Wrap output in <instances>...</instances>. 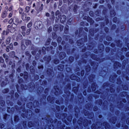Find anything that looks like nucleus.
Listing matches in <instances>:
<instances>
[{"label":"nucleus","instance_id":"nucleus-61","mask_svg":"<svg viewBox=\"0 0 129 129\" xmlns=\"http://www.w3.org/2000/svg\"><path fill=\"white\" fill-rule=\"evenodd\" d=\"M58 49L59 50H61L62 49V47L61 46H59Z\"/></svg>","mask_w":129,"mask_h":129},{"label":"nucleus","instance_id":"nucleus-32","mask_svg":"<svg viewBox=\"0 0 129 129\" xmlns=\"http://www.w3.org/2000/svg\"><path fill=\"white\" fill-rule=\"evenodd\" d=\"M68 29H69V27H68V26H67V27L65 28V31H64V33H67V31H68Z\"/></svg>","mask_w":129,"mask_h":129},{"label":"nucleus","instance_id":"nucleus-53","mask_svg":"<svg viewBox=\"0 0 129 129\" xmlns=\"http://www.w3.org/2000/svg\"><path fill=\"white\" fill-rule=\"evenodd\" d=\"M106 52H108V51L109 50V47H107L106 48Z\"/></svg>","mask_w":129,"mask_h":129},{"label":"nucleus","instance_id":"nucleus-2","mask_svg":"<svg viewBox=\"0 0 129 129\" xmlns=\"http://www.w3.org/2000/svg\"><path fill=\"white\" fill-rule=\"evenodd\" d=\"M22 18L23 21H25L26 20H27V21H30V20L31 19L30 17H26V15L24 14H22Z\"/></svg>","mask_w":129,"mask_h":129},{"label":"nucleus","instance_id":"nucleus-20","mask_svg":"<svg viewBox=\"0 0 129 129\" xmlns=\"http://www.w3.org/2000/svg\"><path fill=\"white\" fill-rule=\"evenodd\" d=\"M31 28H29V29H28L27 30L26 34L29 35L31 33Z\"/></svg>","mask_w":129,"mask_h":129},{"label":"nucleus","instance_id":"nucleus-10","mask_svg":"<svg viewBox=\"0 0 129 129\" xmlns=\"http://www.w3.org/2000/svg\"><path fill=\"white\" fill-rule=\"evenodd\" d=\"M21 43H22V44H21L22 49L23 50L25 49L26 46H25V45H24V42H23V40H22V41L21 42Z\"/></svg>","mask_w":129,"mask_h":129},{"label":"nucleus","instance_id":"nucleus-49","mask_svg":"<svg viewBox=\"0 0 129 129\" xmlns=\"http://www.w3.org/2000/svg\"><path fill=\"white\" fill-rule=\"evenodd\" d=\"M39 112V109H35V112H36V113H37Z\"/></svg>","mask_w":129,"mask_h":129},{"label":"nucleus","instance_id":"nucleus-39","mask_svg":"<svg viewBox=\"0 0 129 129\" xmlns=\"http://www.w3.org/2000/svg\"><path fill=\"white\" fill-rule=\"evenodd\" d=\"M13 22V19H11L9 21V24H12Z\"/></svg>","mask_w":129,"mask_h":129},{"label":"nucleus","instance_id":"nucleus-54","mask_svg":"<svg viewBox=\"0 0 129 129\" xmlns=\"http://www.w3.org/2000/svg\"><path fill=\"white\" fill-rule=\"evenodd\" d=\"M15 97H19V94L17 93H15Z\"/></svg>","mask_w":129,"mask_h":129},{"label":"nucleus","instance_id":"nucleus-19","mask_svg":"<svg viewBox=\"0 0 129 129\" xmlns=\"http://www.w3.org/2000/svg\"><path fill=\"white\" fill-rule=\"evenodd\" d=\"M73 91L75 92L76 93L78 91V88L77 87H74Z\"/></svg>","mask_w":129,"mask_h":129},{"label":"nucleus","instance_id":"nucleus-48","mask_svg":"<svg viewBox=\"0 0 129 129\" xmlns=\"http://www.w3.org/2000/svg\"><path fill=\"white\" fill-rule=\"evenodd\" d=\"M113 21L114 22H116L117 18H113Z\"/></svg>","mask_w":129,"mask_h":129},{"label":"nucleus","instance_id":"nucleus-12","mask_svg":"<svg viewBox=\"0 0 129 129\" xmlns=\"http://www.w3.org/2000/svg\"><path fill=\"white\" fill-rule=\"evenodd\" d=\"M70 78L72 80H77L76 77L74 74L71 76Z\"/></svg>","mask_w":129,"mask_h":129},{"label":"nucleus","instance_id":"nucleus-29","mask_svg":"<svg viewBox=\"0 0 129 129\" xmlns=\"http://www.w3.org/2000/svg\"><path fill=\"white\" fill-rule=\"evenodd\" d=\"M61 37H58L57 38V42L59 43H60L61 42Z\"/></svg>","mask_w":129,"mask_h":129},{"label":"nucleus","instance_id":"nucleus-1","mask_svg":"<svg viewBox=\"0 0 129 129\" xmlns=\"http://www.w3.org/2000/svg\"><path fill=\"white\" fill-rule=\"evenodd\" d=\"M34 27L36 29H40L42 27V23L41 21L36 22L34 24Z\"/></svg>","mask_w":129,"mask_h":129},{"label":"nucleus","instance_id":"nucleus-35","mask_svg":"<svg viewBox=\"0 0 129 129\" xmlns=\"http://www.w3.org/2000/svg\"><path fill=\"white\" fill-rule=\"evenodd\" d=\"M52 46H53L54 47H56L57 45V43L56 42H52Z\"/></svg>","mask_w":129,"mask_h":129},{"label":"nucleus","instance_id":"nucleus-30","mask_svg":"<svg viewBox=\"0 0 129 129\" xmlns=\"http://www.w3.org/2000/svg\"><path fill=\"white\" fill-rule=\"evenodd\" d=\"M57 25H55L53 27V30L55 31H57Z\"/></svg>","mask_w":129,"mask_h":129},{"label":"nucleus","instance_id":"nucleus-56","mask_svg":"<svg viewBox=\"0 0 129 129\" xmlns=\"http://www.w3.org/2000/svg\"><path fill=\"white\" fill-rule=\"evenodd\" d=\"M50 2V0H46V4H48Z\"/></svg>","mask_w":129,"mask_h":129},{"label":"nucleus","instance_id":"nucleus-59","mask_svg":"<svg viewBox=\"0 0 129 129\" xmlns=\"http://www.w3.org/2000/svg\"><path fill=\"white\" fill-rule=\"evenodd\" d=\"M2 66H3L4 68H6V65L5 63H3Z\"/></svg>","mask_w":129,"mask_h":129},{"label":"nucleus","instance_id":"nucleus-26","mask_svg":"<svg viewBox=\"0 0 129 129\" xmlns=\"http://www.w3.org/2000/svg\"><path fill=\"white\" fill-rule=\"evenodd\" d=\"M28 126L29 127H32L33 126V123H32V122L30 121L28 123Z\"/></svg>","mask_w":129,"mask_h":129},{"label":"nucleus","instance_id":"nucleus-47","mask_svg":"<svg viewBox=\"0 0 129 129\" xmlns=\"http://www.w3.org/2000/svg\"><path fill=\"white\" fill-rule=\"evenodd\" d=\"M18 43L16 42L14 43V46H18Z\"/></svg>","mask_w":129,"mask_h":129},{"label":"nucleus","instance_id":"nucleus-33","mask_svg":"<svg viewBox=\"0 0 129 129\" xmlns=\"http://www.w3.org/2000/svg\"><path fill=\"white\" fill-rule=\"evenodd\" d=\"M51 15H52V19L54 18V15H55V14H54V12H51Z\"/></svg>","mask_w":129,"mask_h":129},{"label":"nucleus","instance_id":"nucleus-40","mask_svg":"<svg viewBox=\"0 0 129 129\" xmlns=\"http://www.w3.org/2000/svg\"><path fill=\"white\" fill-rule=\"evenodd\" d=\"M52 31V28L51 27H49L48 29V33H50V32Z\"/></svg>","mask_w":129,"mask_h":129},{"label":"nucleus","instance_id":"nucleus-63","mask_svg":"<svg viewBox=\"0 0 129 129\" xmlns=\"http://www.w3.org/2000/svg\"><path fill=\"white\" fill-rule=\"evenodd\" d=\"M79 42H80V41H79L77 42L78 46H81V43L79 44Z\"/></svg>","mask_w":129,"mask_h":129},{"label":"nucleus","instance_id":"nucleus-31","mask_svg":"<svg viewBox=\"0 0 129 129\" xmlns=\"http://www.w3.org/2000/svg\"><path fill=\"white\" fill-rule=\"evenodd\" d=\"M9 91V90L8 89H6L4 90H3V92L4 93H6L8 92Z\"/></svg>","mask_w":129,"mask_h":129},{"label":"nucleus","instance_id":"nucleus-21","mask_svg":"<svg viewBox=\"0 0 129 129\" xmlns=\"http://www.w3.org/2000/svg\"><path fill=\"white\" fill-rule=\"evenodd\" d=\"M13 15V12H11V13H9V15H8V18H10L12 17Z\"/></svg>","mask_w":129,"mask_h":129},{"label":"nucleus","instance_id":"nucleus-6","mask_svg":"<svg viewBox=\"0 0 129 129\" xmlns=\"http://www.w3.org/2000/svg\"><path fill=\"white\" fill-rule=\"evenodd\" d=\"M8 13L6 11H4L2 14H1V17L2 18H5L7 16Z\"/></svg>","mask_w":129,"mask_h":129},{"label":"nucleus","instance_id":"nucleus-17","mask_svg":"<svg viewBox=\"0 0 129 129\" xmlns=\"http://www.w3.org/2000/svg\"><path fill=\"white\" fill-rule=\"evenodd\" d=\"M78 8V7L76 5H75L74 7V12L75 13H76L77 12V10Z\"/></svg>","mask_w":129,"mask_h":129},{"label":"nucleus","instance_id":"nucleus-64","mask_svg":"<svg viewBox=\"0 0 129 129\" xmlns=\"http://www.w3.org/2000/svg\"><path fill=\"white\" fill-rule=\"evenodd\" d=\"M23 81V80L22 79H20V80H19V83H21Z\"/></svg>","mask_w":129,"mask_h":129},{"label":"nucleus","instance_id":"nucleus-37","mask_svg":"<svg viewBox=\"0 0 129 129\" xmlns=\"http://www.w3.org/2000/svg\"><path fill=\"white\" fill-rule=\"evenodd\" d=\"M24 78L26 79L28 77V74L27 73H25L24 74Z\"/></svg>","mask_w":129,"mask_h":129},{"label":"nucleus","instance_id":"nucleus-22","mask_svg":"<svg viewBox=\"0 0 129 129\" xmlns=\"http://www.w3.org/2000/svg\"><path fill=\"white\" fill-rule=\"evenodd\" d=\"M21 29L23 32H25L26 30V27L25 26H22Z\"/></svg>","mask_w":129,"mask_h":129},{"label":"nucleus","instance_id":"nucleus-46","mask_svg":"<svg viewBox=\"0 0 129 129\" xmlns=\"http://www.w3.org/2000/svg\"><path fill=\"white\" fill-rule=\"evenodd\" d=\"M68 2L69 4H71L73 3V0H68Z\"/></svg>","mask_w":129,"mask_h":129},{"label":"nucleus","instance_id":"nucleus-57","mask_svg":"<svg viewBox=\"0 0 129 129\" xmlns=\"http://www.w3.org/2000/svg\"><path fill=\"white\" fill-rule=\"evenodd\" d=\"M56 7H57V5H56V3H54V4L53 5V7L56 8Z\"/></svg>","mask_w":129,"mask_h":129},{"label":"nucleus","instance_id":"nucleus-44","mask_svg":"<svg viewBox=\"0 0 129 129\" xmlns=\"http://www.w3.org/2000/svg\"><path fill=\"white\" fill-rule=\"evenodd\" d=\"M63 29V26H60V31H62Z\"/></svg>","mask_w":129,"mask_h":129},{"label":"nucleus","instance_id":"nucleus-58","mask_svg":"<svg viewBox=\"0 0 129 129\" xmlns=\"http://www.w3.org/2000/svg\"><path fill=\"white\" fill-rule=\"evenodd\" d=\"M42 68H43V66L42 65H41V66H40V67H38V69H42Z\"/></svg>","mask_w":129,"mask_h":129},{"label":"nucleus","instance_id":"nucleus-3","mask_svg":"<svg viewBox=\"0 0 129 129\" xmlns=\"http://www.w3.org/2000/svg\"><path fill=\"white\" fill-rule=\"evenodd\" d=\"M66 19H67V17H66V16L65 15H62L60 17V22L63 23H64L66 21Z\"/></svg>","mask_w":129,"mask_h":129},{"label":"nucleus","instance_id":"nucleus-11","mask_svg":"<svg viewBox=\"0 0 129 129\" xmlns=\"http://www.w3.org/2000/svg\"><path fill=\"white\" fill-rule=\"evenodd\" d=\"M114 66L115 67H116V68H118V67L120 68V67H121V64H120V63L119 62H115V63L114 64Z\"/></svg>","mask_w":129,"mask_h":129},{"label":"nucleus","instance_id":"nucleus-52","mask_svg":"<svg viewBox=\"0 0 129 129\" xmlns=\"http://www.w3.org/2000/svg\"><path fill=\"white\" fill-rule=\"evenodd\" d=\"M32 64H33V65L34 66H35V65H36V61H33V62H32Z\"/></svg>","mask_w":129,"mask_h":129},{"label":"nucleus","instance_id":"nucleus-8","mask_svg":"<svg viewBox=\"0 0 129 129\" xmlns=\"http://www.w3.org/2000/svg\"><path fill=\"white\" fill-rule=\"evenodd\" d=\"M64 68V66L63 64H59L58 66V71H62Z\"/></svg>","mask_w":129,"mask_h":129},{"label":"nucleus","instance_id":"nucleus-51","mask_svg":"<svg viewBox=\"0 0 129 129\" xmlns=\"http://www.w3.org/2000/svg\"><path fill=\"white\" fill-rule=\"evenodd\" d=\"M50 96H48L47 98V100L48 101H51V100L50 99Z\"/></svg>","mask_w":129,"mask_h":129},{"label":"nucleus","instance_id":"nucleus-34","mask_svg":"<svg viewBox=\"0 0 129 129\" xmlns=\"http://www.w3.org/2000/svg\"><path fill=\"white\" fill-rule=\"evenodd\" d=\"M66 71H67V72H71V68H66Z\"/></svg>","mask_w":129,"mask_h":129},{"label":"nucleus","instance_id":"nucleus-27","mask_svg":"<svg viewBox=\"0 0 129 129\" xmlns=\"http://www.w3.org/2000/svg\"><path fill=\"white\" fill-rule=\"evenodd\" d=\"M91 70V68H90V67L88 66V67H87L86 68V71L87 72H89V71H90Z\"/></svg>","mask_w":129,"mask_h":129},{"label":"nucleus","instance_id":"nucleus-25","mask_svg":"<svg viewBox=\"0 0 129 129\" xmlns=\"http://www.w3.org/2000/svg\"><path fill=\"white\" fill-rule=\"evenodd\" d=\"M9 48H10L11 50H13V43H11V44L9 45Z\"/></svg>","mask_w":129,"mask_h":129},{"label":"nucleus","instance_id":"nucleus-16","mask_svg":"<svg viewBox=\"0 0 129 129\" xmlns=\"http://www.w3.org/2000/svg\"><path fill=\"white\" fill-rule=\"evenodd\" d=\"M32 25H33L32 22H30L27 25V27L28 28H30L32 27Z\"/></svg>","mask_w":129,"mask_h":129},{"label":"nucleus","instance_id":"nucleus-43","mask_svg":"<svg viewBox=\"0 0 129 129\" xmlns=\"http://www.w3.org/2000/svg\"><path fill=\"white\" fill-rule=\"evenodd\" d=\"M84 74V71H81V76H83Z\"/></svg>","mask_w":129,"mask_h":129},{"label":"nucleus","instance_id":"nucleus-50","mask_svg":"<svg viewBox=\"0 0 129 129\" xmlns=\"http://www.w3.org/2000/svg\"><path fill=\"white\" fill-rule=\"evenodd\" d=\"M46 17H50V14L49 13H46Z\"/></svg>","mask_w":129,"mask_h":129},{"label":"nucleus","instance_id":"nucleus-13","mask_svg":"<svg viewBox=\"0 0 129 129\" xmlns=\"http://www.w3.org/2000/svg\"><path fill=\"white\" fill-rule=\"evenodd\" d=\"M11 40V37H8L7 39H6V44H9Z\"/></svg>","mask_w":129,"mask_h":129},{"label":"nucleus","instance_id":"nucleus-4","mask_svg":"<svg viewBox=\"0 0 129 129\" xmlns=\"http://www.w3.org/2000/svg\"><path fill=\"white\" fill-rule=\"evenodd\" d=\"M23 42H24L27 46H28V45H31V41L30 40L23 39Z\"/></svg>","mask_w":129,"mask_h":129},{"label":"nucleus","instance_id":"nucleus-14","mask_svg":"<svg viewBox=\"0 0 129 129\" xmlns=\"http://www.w3.org/2000/svg\"><path fill=\"white\" fill-rule=\"evenodd\" d=\"M9 33V31H6L5 30V31H3V33H2V35H5V34L6 35H8V34Z\"/></svg>","mask_w":129,"mask_h":129},{"label":"nucleus","instance_id":"nucleus-62","mask_svg":"<svg viewBox=\"0 0 129 129\" xmlns=\"http://www.w3.org/2000/svg\"><path fill=\"white\" fill-rule=\"evenodd\" d=\"M62 4V1H59V6H61Z\"/></svg>","mask_w":129,"mask_h":129},{"label":"nucleus","instance_id":"nucleus-41","mask_svg":"<svg viewBox=\"0 0 129 129\" xmlns=\"http://www.w3.org/2000/svg\"><path fill=\"white\" fill-rule=\"evenodd\" d=\"M110 14H111V17H113L115 15V13L114 12H111Z\"/></svg>","mask_w":129,"mask_h":129},{"label":"nucleus","instance_id":"nucleus-5","mask_svg":"<svg viewBox=\"0 0 129 129\" xmlns=\"http://www.w3.org/2000/svg\"><path fill=\"white\" fill-rule=\"evenodd\" d=\"M59 58L60 59H62L64 58H65L66 56V53L64 52H60L59 53Z\"/></svg>","mask_w":129,"mask_h":129},{"label":"nucleus","instance_id":"nucleus-18","mask_svg":"<svg viewBox=\"0 0 129 129\" xmlns=\"http://www.w3.org/2000/svg\"><path fill=\"white\" fill-rule=\"evenodd\" d=\"M51 58L50 56H48L47 57H45V59L47 61H48V62L50 61V60H51Z\"/></svg>","mask_w":129,"mask_h":129},{"label":"nucleus","instance_id":"nucleus-28","mask_svg":"<svg viewBox=\"0 0 129 129\" xmlns=\"http://www.w3.org/2000/svg\"><path fill=\"white\" fill-rule=\"evenodd\" d=\"M69 60L71 62L73 61L74 60V57L73 56H71L69 57Z\"/></svg>","mask_w":129,"mask_h":129},{"label":"nucleus","instance_id":"nucleus-55","mask_svg":"<svg viewBox=\"0 0 129 129\" xmlns=\"http://www.w3.org/2000/svg\"><path fill=\"white\" fill-rule=\"evenodd\" d=\"M17 72H18V73L21 72V69H20V68H18V69H17Z\"/></svg>","mask_w":129,"mask_h":129},{"label":"nucleus","instance_id":"nucleus-45","mask_svg":"<svg viewBox=\"0 0 129 129\" xmlns=\"http://www.w3.org/2000/svg\"><path fill=\"white\" fill-rule=\"evenodd\" d=\"M18 116H16V117H15V121H18Z\"/></svg>","mask_w":129,"mask_h":129},{"label":"nucleus","instance_id":"nucleus-60","mask_svg":"<svg viewBox=\"0 0 129 129\" xmlns=\"http://www.w3.org/2000/svg\"><path fill=\"white\" fill-rule=\"evenodd\" d=\"M126 122H127V123L129 124V119H127V120H126Z\"/></svg>","mask_w":129,"mask_h":129},{"label":"nucleus","instance_id":"nucleus-9","mask_svg":"<svg viewBox=\"0 0 129 129\" xmlns=\"http://www.w3.org/2000/svg\"><path fill=\"white\" fill-rule=\"evenodd\" d=\"M59 10H57L56 13H55V16H56V18H57V19H59Z\"/></svg>","mask_w":129,"mask_h":129},{"label":"nucleus","instance_id":"nucleus-7","mask_svg":"<svg viewBox=\"0 0 129 129\" xmlns=\"http://www.w3.org/2000/svg\"><path fill=\"white\" fill-rule=\"evenodd\" d=\"M54 89L56 92L55 93V95H57L58 94H60L61 93L60 91H59V90L57 88V87H54Z\"/></svg>","mask_w":129,"mask_h":129},{"label":"nucleus","instance_id":"nucleus-38","mask_svg":"<svg viewBox=\"0 0 129 129\" xmlns=\"http://www.w3.org/2000/svg\"><path fill=\"white\" fill-rule=\"evenodd\" d=\"M5 61L4 59H3V58H0V62L4 63Z\"/></svg>","mask_w":129,"mask_h":129},{"label":"nucleus","instance_id":"nucleus-36","mask_svg":"<svg viewBox=\"0 0 129 129\" xmlns=\"http://www.w3.org/2000/svg\"><path fill=\"white\" fill-rule=\"evenodd\" d=\"M19 12L20 14H22V13L23 10H22V8H20V9H19Z\"/></svg>","mask_w":129,"mask_h":129},{"label":"nucleus","instance_id":"nucleus-23","mask_svg":"<svg viewBox=\"0 0 129 129\" xmlns=\"http://www.w3.org/2000/svg\"><path fill=\"white\" fill-rule=\"evenodd\" d=\"M59 61L58 60V59H55L54 60V64H57L58 63Z\"/></svg>","mask_w":129,"mask_h":129},{"label":"nucleus","instance_id":"nucleus-24","mask_svg":"<svg viewBox=\"0 0 129 129\" xmlns=\"http://www.w3.org/2000/svg\"><path fill=\"white\" fill-rule=\"evenodd\" d=\"M30 11V7H26V12L28 13Z\"/></svg>","mask_w":129,"mask_h":129},{"label":"nucleus","instance_id":"nucleus-15","mask_svg":"<svg viewBox=\"0 0 129 129\" xmlns=\"http://www.w3.org/2000/svg\"><path fill=\"white\" fill-rule=\"evenodd\" d=\"M109 80H110V82L113 83L114 82V78L111 76Z\"/></svg>","mask_w":129,"mask_h":129},{"label":"nucleus","instance_id":"nucleus-42","mask_svg":"<svg viewBox=\"0 0 129 129\" xmlns=\"http://www.w3.org/2000/svg\"><path fill=\"white\" fill-rule=\"evenodd\" d=\"M13 10V7H10L9 9H8V11L9 12L12 11V10Z\"/></svg>","mask_w":129,"mask_h":129}]
</instances>
